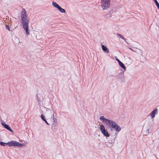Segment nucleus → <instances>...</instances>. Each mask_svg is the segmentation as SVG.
Instances as JSON below:
<instances>
[{"mask_svg": "<svg viewBox=\"0 0 159 159\" xmlns=\"http://www.w3.org/2000/svg\"><path fill=\"white\" fill-rule=\"evenodd\" d=\"M102 48L103 51L106 53H108L109 52L108 49L105 46L102 45Z\"/></svg>", "mask_w": 159, "mask_h": 159, "instance_id": "1a4fd4ad", "label": "nucleus"}, {"mask_svg": "<svg viewBox=\"0 0 159 159\" xmlns=\"http://www.w3.org/2000/svg\"><path fill=\"white\" fill-rule=\"evenodd\" d=\"M99 119L109 127H112L115 129L117 132H119L121 129V127L118 125L113 120H110L105 118L104 116H101Z\"/></svg>", "mask_w": 159, "mask_h": 159, "instance_id": "f03ea898", "label": "nucleus"}, {"mask_svg": "<svg viewBox=\"0 0 159 159\" xmlns=\"http://www.w3.org/2000/svg\"><path fill=\"white\" fill-rule=\"evenodd\" d=\"M111 13H111V12L110 11L109 13L107 14L106 15V17L107 18H110L111 16Z\"/></svg>", "mask_w": 159, "mask_h": 159, "instance_id": "4468645a", "label": "nucleus"}, {"mask_svg": "<svg viewBox=\"0 0 159 159\" xmlns=\"http://www.w3.org/2000/svg\"><path fill=\"white\" fill-rule=\"evenodd\" d=\"M119 65L124 70H126V67L125 65L122 62H120V63L119 64Z\"/></svg>", "mask_w": 159, "mask_h": 159, "instance_id": "9b49d317", "label": "nucleus"}, {"mask_svg": "<svg viewBox=\"0 0 159 159\" xmlns=\"http://www.w3.org/2000/svg\"><path fill=\"white\" fill-rule=\"evenodd\" d=\"M36 96L37 98V99L38 101V104L39 105H42V103L40 98L39 97L37 94H36Z\"/></svg>", "mask_w": 159, "mask_h": 159, "instance_id": "9d476101", "label": "nucleus"}, {"mask_svg": "<svg viewBox=\"0 0 159 159\" xmlns=\"http://www.w3.org/2000/svg\"><path fill=\"white\" fill-rule=\"evenodd\" d=\"M7 145L10 147L17 146L20 147L23 146L24 144L16 141L12 140L7 143Z\"/></svg>", "mask_w": 159, "mask_h": 159, "instance_id": "20e7f679", "label": "nucleus"}, {"mask_svg": "<svg viewBox=\"0 0 159 159\" xmlns=\"http://www.w3.org/2000/svg\"><path fill=\"white\" fill-rule=\"evenodd\" d=\"M130 48L131 50H133H133H132V49L131 48Z\"/></svg>", "mask_w": 159, "mask_h": 159, "instance_id": "a878e982", "label": "nucleus"}, {"mask_svg": "<svg viewBox=\"0 0 159 159\" xmlns=\"http://www.w3.org/2000/svg\"><path fill=\"white\" fill-rule=\"evenodd\" d=\"M157 110L158 109H157L155 108L151 112L150 115L152 118H154L155 116V114H157Z\"/></svg>", "mask_w": 159, "mask_h": 159, "instance_id": "6e6552de", "label": "nucleus"}, {"mask_svg": "<svg viewBox=\"0 0 159 159\" xmlns=\"http://www.w3.org/2000/svg\"><path fill=\"white\" fill-rule=\"evenodd\" d=\"M15 39L17 41H18V43H20V42H19V39L18 38H16Z\"/></svg>", "mask_w": 159, "mask_h": 159, "instance_id": "5701e85b", "label": "nucleus"}, {"mask_svg": "<svg viewBox=\"0 0 159 159\" xmlns=\"http://www.w3.org/2000/svg\"><path fill=\"white\" fill-rule=\"evenodd\" d=\"M116 60L118 62V64L120 63V62H121L119 59L117 58L116 59Z\"/></svg>", "mask_w": 159, "mask_h": 159, "instance_id": "4be33fe9", "label": "nucleus"}, {"mask_svg": "<svg viewBox=\"0 0 159 159\" xmlns=\"http://www.w3.org/2000/svg\"><path fill=\"white\" fill-rule=\"evenodd\" d=\"M116 77L118 79H120L123 82H125L124 80V73L120 72L119 74L116 76Z\"/></svg>", "mask_w": 159, "mask_h": 159, "instance_id": "423d86ee", "label": "nucleus"}, {"mask_svg": "<svg viewBox=\"0 0 159 159\" xmlns=\"http://www.w3.org/2000/svg\"><path fill=\"white\" fill-rule=\"evenodd\" d=\"M146 132L148 133V134H149V129H147Z\"/></svg>", "mask_w": 159, "mask_h": 159, "instance_id": "b1692460", "label": "nucleus"}, {"mask_svg": "<svg viewBox=\"0 0 159 159\" xmlns=\"http://www.w3.org/2000/svg\"><path fill=\"white\" fill-rule=\"evenodd\" d=\"M117 35L118 36H119L120 37L121 39H122L124 40L126 43L127 42L126 41V39H125L120 34L118 33H117Z\"/></svg>", "mask_w": 159, "mask_h": 159, "instance_id": "f3484780", "label": "nucleus"}, {"mask_svg": "<svg viewBox=\"0 0 159 159\" xmlns=\"http://www.w3.org/2000/svg\"><path fill=\"white\" fill-rule=\"evenodd\" d=\"M101 7L103 10H107L110 6V0H101Z\"/></svg>", "mask_w": 159, "mask_h": 159, "instance_id": "7ed1b4c3", "label": "nucleus"}, {"mask_svg": "<svg viewBox=\"0 0 159 159\" xmlns=\"http://www.w3.org/2000/svg\"><path fill=\"white\" fill-rule=\"evenodd\" d=\"M100 129L102 134L105 136L107 137L109 136V134L108 133V132L105 129V128L104 125L101 124L100 125Z\"/></svg>", "mask_w": 159, "mask_h": 159, "instance_id": "39448f33", "label": "nucleus"}, {"mask_svg": "<svg viewBox=\"0 0 159 159\" xmlns=\"http://www.w3.org/2000/svg\"><path fill=\"white\" fill-rule=\"evenodd\" d=\"M154 1V2L155 4V5L157 7L158 9L159 10V4L158 2H157V0H153Z\"/></svg>", "mask_w": 159, "mask_h": 159, "instance_id": "2eb2a0df", "label": "nucleus"}, {"mask_svg": "<svg viewBox=\"0 0 159 159\" xmlns=\"http://www.w3.org/2000/svg\"><path fill=\"white\" fill-rule=\"evenodd\" d=\"M117 134V133H116L115 134V135H116V136H115L116 138V136Z\"/></svg>", "mask_w": 159, "mask_h": 159, "instance_id": "393cba45", "label": "nucleus"}, {"mask_svg": "<svg viewBox=\"0 0 159 159\" xmlns=\"http://www.w3.org/2000/svg\"><path fill=\"white\" fill-rule=\"evenodd\" d=\"M21 23L22 25L23 29L25 30L26 34L28 35H29V22L27 15L26 11L24 9H23L21 13Z\"/></svg>", "mask_w": 159, "mask_h": 159, "instance_id": "f257e3e1", "label": "nucleus"}, {"mask_svg": "<svg viewBox=\"0 0 159 159\" xmlns=\"http://www.w3.org/2000/svg\"><path fill=\"white\" fill-rule=\"evenodd\" d=\"M40 117H41V118L42 119L43 121H44L45 120H46L45 116L44 115H43V114L41 115L40 116Z\"/></svg>", "mask_w": 159, "mask_h": 159, "instance_id": "a211bd4d", "label": "nucleus"}, {"mask_svg": "<svg viewBox=\"0 0 159 159\" xmlns=\"http://www.w3.org/2000/svg\"><path fill=\"white\" fill-rule=\"evenodd\" d=\"M52 5L55 7L57 9L60 6L58 4H57L56 2H52Z\"/></svg>", "mask_w": 159, "mask_h": 159, "instance_id": "ddd939ff", "label": "nucleus"}, {"mask_svg": "<svg viewBox=\"0 0 159 159\" xmlns=\"http://www.w3.org/2000/svg\"><path fill=\"white\" fill-rule=\"evenodd\" d=\"M58 10L60 11L61 13H65L66 12L65 10L62 8L60 6L57 8Z\"/></svg>", "mask_w": 159, "mask_h": 159, "instance_id": "f8f14e48", "label": "nucleus"}, {"mask_svg": "<svg viewBox=\"0 0 159 159\" xmlns=\"http://www.w3.org/2000/svg\"><path fill=\"white\" fill-rule=\"evenodd\" d=\"M53 119L54 122H56L57 120V119L56 118H54V114L53 115Z\"/></svg>", "mask_w": 159, "mask_h": 159, "instance_id": "aec40b11", "label": "nucleus"}, {"mask_svg": "<svg viewBox=\"0 0 159 159\" xmlns=\"http://www.w3.org/2000/svg\"><path fill=\"white\" fill-rule=\"evenodd\" d=\"M0 145L3 146H5L6 145H7V143H5L2 142H0Z\"/></svg>", "mask_w": 159, "mask_h": 159, "instance_id": "dca6fc26", "label": "nucleus"}, {"mask_svg": "<svg viewBox=\"0 0 159 159\" xmlns=\"http://www.w3.org/2000/svg\"><path fill=\"white\" fill-rule=\"evenodd\" d=\"M1 124L6 129L10 131L12 133L13 132V131L11 129V127L9 126L6 124L5 122H1Z\"/></svg>", "mask_w": 159, "mask_h": 159, "instance_id": "0eeeda50", "label": "nucleus"}, {"mask_svg": "<svg viewBox=\"0 0 159 159\" xmlns=\"http://www.w3.org/2000/svg\"><path fill=\"white\" fill-rule=\"evenodd\" d=\"M44 121L45 122V123L48 125H49L50 124L48 123V122L46 120V119Z\"/></svg>", "mask_w": 159, "mask_h": 159, "instance_id": "412c9836", "label": "nucleus"}, {"mask_svg": "<svg viewBox=\"0 0 159 159\" xmlns=\"http://www.w3.org/2000/svg\"><path fill=\"white\" fill-rule=\"evenodd\" d=\"M6 28L9 31H10L9 26L8 25H6Z\"/></svg>", "mask_w": 159, "mask_h": 159, "instance_id": "6ab92c4d", "label": "nucleus"}]
</instances>
